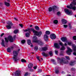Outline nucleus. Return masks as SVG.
Returning a JSON list of instances; mask_svg holds the SVG:
<instances>
[{
  "instance_id": "obj_1",
  "label": "nucleus",
  "mask_w": 76,
  "mask_h": 76,
  "mask_svg": "<svg viewBox=\"0 0 76 76\" xmlns=\"http://www.w3.org/2000/svg\"><path fill=\"white\" fill-rule=\"evenodd\" d=\"M28 30L29 32H30L31 31V32H33V33L34 34V35L38 36V37H39L42 34V32L41 31L38 32L36 30H35L33 28H28Z\"/></svg>"
},
{
  "instance_id": "obj_2",
  "label": "nucleus",
  "mask_w": 76,
  "mask_h": 76,
  "mask_svg": "<svg viewBox=\"0 0 76 76\" xmlns=\"http://www.w3.org/2000/svg\"><path fill=\"white\" fill-rule=\"evenodd\" d=\"M76 5V2L75 1H74L72 3V4H70V5H68L66 6L67 8L73 9L74 10H76V7L75 5Z\"/></svg>"
},
{
  "instance_id": "obj_3",
  "label": "nucleus",
  "mask_w": 76,
  "mask_h": 76,
  "mask_svg": "<svg viewBox=\"0 0 76 76\" xmlns=\"http://www.w3.org/2000/svg\"><path fill=\"white\" fill-rule=\"evenodd\" d=\"M60 63L62 64H69V61L64 58H62Z\"/></svg>"
},
{
  "instance_id": "obj_4",
  "label": "nucleus",
  "mask_w": 76,
  "mask_h": 76,
  "mask_svg": "<svg viewBox=\"0 0 76 76\" xmlns=\"http://www.w3.org/2000/svg\"><path fill=\"white\" fill-rule=\"evenodd\" d=\"M8 25H7V28L8 29H10L12 28V26H13V23L10 21H8L7 22Z\"/></svg>"
},
{
  "instance_id": "obj_5",
  "label": "nucleus",
  "mask_w": 76,
  "mask_h": 76,
  "mask_svg": "<svg viewBox=\"0 0 76 76\" xmlns=\"http://www.w3.org/2000/svg\"><path fill=\"white\" fill-rule=\"evenodd\" d=\"M13 54L14 55V57H13V60H14L15 61H16L18 59H17V57H18V52L17 51H13Z\"/></svg>"
},
{
  "instance_id": "obj_6",
  "label": "nucleus",
  "mask_w": 76,
  "mask_h": 76,
  "mask_svg": "<svg viewBox=\"0 0 76 76\" xmlns=\"http://www.w3.org/2000/svg\"><path fill=\"white\" fill-rule=\"evenodd\" d=\"M64 11H65V12L66 13V14L68 15L71 16L73 15V12H72V11L71 10H69L67 9H65Z\"/></svg>"
},
{
  "instance_id": "obj_7",
  "label": "nucleus",
  "mask_w": 76,
  "mask_h": 76,
  "mask_svg": "<svg viewBox=\"0 0 76 76\" xmlns=\"http://www.w3.org/2000/svg\"><path fill=\"white\" fill-rule=\"evenodd\" d=\"M5 39L7 42H9L8 40H9L10 41V42H13V38H12V37L11 36H9L7 38H5Z\"/></svg>"
},
{
  "instance_id": "obj_8",
  "label": "nucleus",
  "mask_w": 76,
  "mask_h": 76,
  "mask_svg": "<svg viewBox=\"0 0 76 76\" xmlns=\"http://www.w3.org/2000/svg\"><path fill=\"white\" fill-rule=\"evenodd\" d=\"M68 50L66 51V53L68 55H70L71 54V52H72V49H70L69 47H66Z\"/></svg>"
},
{
  "instance_id": "obj_9",
  "label": "nucleus",
  "mask_w": 76,
  "mask_h": 76,
  "mask_svg": "<svg viewBox=\"0 0 76 76\" xmlns=\"http://www.w3.org/2000/svg\"><path fill=\"white\" fill-rule=\"evenodd\" d=\"M33 41L34 42H36V43H38L39 42V41L38 40L37 37L36 36H34L33 37Z\"/></svg>"
},
{
  "instance_id": "obj_10",
  "label": "nucleus",
  "mask_w": 76,
  "mask_h": 76,
  "mask_svg": "<svg viewBox=\"0 0 76 76\" xmlns=\"http://www.w3.org/2000/svg\"><path fill=\"white\" fill-rule=\"evenodd\" d=\"M68 45H69L71 46L72 47H73V49L75 48H76V46L75 45L73 44V43L72 42H68Z\"/></svg>"
},
{
  "instance_id": "obj_11",
  "label": "nucleus",
  "mask_w": 76,
  "mask_h": 76,
  "mask_svg": "<svg viewBox=\"0 0 76 76\" xmlns=\"http://www.w3.org/2000/svg\"><path fill=\"white\" fill-rule=\"evenodd\" d=\"M59 44L62 46V47L61 48V50H64L65 49H66V48H65V47L63 46V44L61 42H60L59 43Z\"/></svg>"
},
{
  "instance_id": "obj_12",
  "label": "nucleus",
  "mask_w": 76,
  "mask_h": 76,
  "mask_svg": "<svg viewBox=\"0 0 76 76\" xmlns=\"http://www.w3.org/2000/svg\"><path fill=\"white\" fill-rule=\"evenodd\" d=\"M54 46L55 48H57L58 49H59L60 47V45L58 43H55L54 45Z\"/></svg>"
},
{
  "instance_id": "obj_13",
  "label": "nucleus",
  "mask_w": 76,
  "mask_h": 76,
  "mask_svg": "<svg viewBox=\"0 0 76 76\" xmlns=\"http://www.w3.org/2000/svg\"><path fill=\"white\" fill-rule=\"evenodd\" d=\"M50 37L51 39H54L56 38V35L54 34H52L50 36Z\"/></svg>"
},
{
  "instance_id": "obj_14",
  "label": "nucleus",
  "mask_w": 76,
  "mask_h": 76,
  "mask_svg": "<svg viewBox=\"0 0 76 76\" xmlns=\"http://www.w3.org/2000/svg\"><path fill=\"white\" fill-rule=\"evenodd\" d=\"M20 71H17L15 72V75L16 76H19V75H20Z\"/></svg>"
},
{
  "instance_id": "obj_15",
  "label": "nucleus",
  "mask_w": 76,
  "mask_h": 76,
  "mask_svg": "<svg viewBox=\"0 0 76 76\" xmlns=\"http://www.w3.org/2000/svg\"><path fill=\"white\" fill-rule=\"evenodd\" d=\"M44 39L45 41H47L48 39V37L47 34H45L44 35Z\"/></svg>"
},
{
  "instance_id": "obj_16",
  "label": "nucleus",
  "mask_w": 76,
  "mask_h": 76,
  "mask_svg": "<svg viewBox=\"0 0 76 76\" xmlns=\"http://www.w3.org/2000/svg\"><path fill=\"white\" fill-rule=\"evenodd\" d=\"M61 22L62 23H63L64 24H66L67 22V21L66 20L64 19H63L62 20H61Z\"/></svg>"
},
{
  "instance_id": "obj_17",
  "label": "nucleus",
  "mask_w": 76,
  "mask_h": 76,
  "mask_svg": "<svg viewBox=\"0 0 76 76\" xmlns=\"http://www.w3.org/2000/svg\"><path fill=\"white\" fill-rule=\"evenodd\" d=\"M33 67V64H29L28 65V67L29 69H31Z\"/></svg>"
},
{
  "instance_id": "obj_18",
  "label": "nucleus",
  "mask_w": 76,
  "mask_h": 76,
  "mask_svg": "<svg viewBox=\"0 0 76 76\" xmlns=\"http://www.w3.org/2000/svg\"><path fill=\"white\" fill-rule=\"evenodd\" d=\"M61 39L63 42H65L67 40V38L66 37H63L61 38Z\"/></svg>"
},
{
  "instance_id": "obj_19",
  "label": "nucleus",
  "mask_w": 76,
  "mask_h": 76,
  "mask_svg": "<svg viewBox=\"0 0 76 76\" xmlns=\"http://www.w3.org/2000/svg\"><path fill=\"white\" fill-rule=\"evenodd\" d=\"M40 45H43V42L41 40H39V42L38 43Z\"/></svg>"
},
{
  "instance_id": "obj_20",
  "label": "nucleus",
  "mask_w": 76,
  "mask_h": 76,
  "mask_svg": "<svg viewBox=\"0 0 76 76\" xmlns=\"http://www.w3.org/2000/svg\"><path fill=\"white\" fill-rule=\"evenodd\" d=\"M42 49L43 51H46L48 50V47H44V48H42Z\"/></svg>"
},
{
  "instance_id": "obj_21",
  "label": "nucleus",
  "mask_w": 76,
  "mask_h": 76,
  "mask_svg": "<svg viewBox=\"0 0 76 76\" xmlns=\"http://www.w3.org/2000/svg\"><path fill=\"white\" fill-rule=\"evenodd\" d=\"M1 45L3 47H5V45H4V40L3 39H2Z\"/></svg>"
},
{
  "instance_id": "obj_22",
  "label": "nucleus",
  "mask_w": 76,
  "mask_h": 76,
  "mask_svg": "<svg viewBox=\"0 0 76 76\" xmlns=\"http://www.w3.org/2000/svg\"><path fill=\"white\" fill-rule=\"evenodd\" d=\"M27 42L28 45H31V40L29 39H28Z\"/></svg>"
},
{
  "instance_id": "obj_23",
  "label": "nucleus",
  "mask_w": 76,
  "mask_h": 76,
  "mask_svg": "<svg viewBox=\"0 0 76 76\" xmlns=\"http://www.w3.org/2000/svg\"><path fill=\"white\" fill-rule=\"evenodd\" d=\"M4 4L6 6H7L8 7H9V6H10V4L8 2H4Z\"/></svg>"
},
{
  "instance_id": "obj_24",
  "label": "nucleus",
  "mask_w": 76,
  "mask_h": 76,
  "mask_svg": "<svg viewBox=\"0 0 76 76\" xmlns=\"http://www.w3.org/2000/svg\"><path fill=\"white\" fill-rule=\"evenodd\" d=\"M42 56H45V57H47V56H48V54L45 53L44 52H42Z\"/></svg>"
},
{
  "instance_id": "obj_25",
  "label": "nucleus",
  "mask_w": 76,
  "mask_h": 76,
  "mask_svg": "<svg viewBox=\"0 0 76 76\" xmlns=\"http://www.w3.org/2000/svg\"><path fill=\"white\" fill-rule=\"evenodd\" d=\"M76 48H74L73 49V50H74V52L73 53V54H74V55H75V56H76V53L75 52H76Z\"/></svg>"
},
{
  "instance_id": "obj_26",
  "label": "nucleus",
  "mask_w": 76,
  "mask_h": 76,
  "mask_svg": "<svg viewBox=\"0 0 76 76\" xmlns=\"http://www.w3.org/2000/svg\"><path fill=\"white\" fill-rule=\"evenodd\" d=\"M69 64L71 66H73L74 65H75V64L74 62H71Z\"/></svg>"
},
{
  "instance_id": "obj_27",
  "label": "nucleus",
  "mask_w": 76,
  "mask_h": 76,
  "mask_svg": "<svg viewBox=\"0 0 76 76\" xmlns=\"http://www.w3.org/2000/svg\"><path fill=\"white\" fill-rule=\"evenodd\" d=\"M35 29H36V30H37V31H39V28L38 26H36L35 27Z\"/></svg>"
},
{
  "instance_id": "obj_28",
  "label": "nucleus",
  "mask_w": 76,
  "mask_h": 76,
  "mask_svg": "<svg viewBox=\"0 0 76 76\" xmlns=\"http://www.w3.org/2000/svg\"><path fill=\"white\" fill-rule=\"evenodd\" d=\"M65 57L66 58V59H67V60H70V57L69 56H65Z\"/></svg>"
},
{
  "instance_id": "obj_29",
  "label": "nucleus",
  "mask_w": 76,
  "mask_h": 76,
  "mask_svg": "<svg viewBox=\"0 0 76 76\" xmlns=\"http://www.w3.org/2000/svg\"><path fill=\"white\" fill-rule=\"evenodd\" d=\"M7 52L10 53V52H11V49L10 48H8L7 49Z\"/></svg>"
},
{
  "instance_id": "obj_30",
  "label": "nucleus",
  "mask_w": 76,
  "mask_h": 76,
  "mask_svg": "<svg viewBox=\"0 0 76 76\" xmlns=\"http://www.w3.org/2000/svg\"><path fill=\"white\" fill-rule=\"evenodd\" d=\"M26 37H29L30 36L29 34L28 33H26Z\"/></svg>"
},
{
  "instance_id": "obj_31",
  "label": "nucleus",
  "mask_w": 76,
  "mask_h": 76,
  "mask_svg": "<svg viewBox=\"0 0 76 76\" xmlns=\"http://www.w3.org/2000/svg\"><path fill=\"white\" fill-rule=\"evenodd\" d=\"M49 54L50 56H53V53L52 51H50L49 53Z\"/></svg>"
},
{
  "instance_id": "obj_32",
  "label": "nucleus",
  "mask_w": 76,
  "mask_h": 76,
  "mask_svg": "<svg viewBox=\"0 0 76 76\" xmlns=\"http://www.w3.org/2000/svg\"><path fill=\"white\" fill-rule=\"evenodd\" d=\"M45 34L47 35H49L50 34V32L48 31H46Z\"/></svg>"
},
{
  "instance_id": "obj_33",
  "label": "nucleus",
  "mask_w": 76,
  "mask_h": 76,
  "mask_svg": "<svg viewBox=\"0 0 76 76\" xmlns=\"http://www.w3.org/2000/svg\"><path fill=\"white\" fill-rule=\"evenodd\" d=\"M49 12H51L53 10V8L51 7H50L48 9Z\"/></svg>"
},
{
  "instance_id": "obj_34",
  "label": "nucleus",
  "mask_w": 76,
  "mask_h": 76,
  "mask_svg": "<svg viewBox=\"0 0 76 76\" xmlns=\"http://www.w3.org/2000/svg\"><path fill=\"white\" fill-rule=\"evenodd\" d=\"M53 23L55 24H57L58 23V20H55L53 21Z\"/></svg>"
},
{
  "instance_id": "obj_35",
  "label": "nucleus",
  "mask_w": 76,
  "mask_h": 76,
  "mask_svg": "<svg viewBox=\"0 0 76 76\" xmlns=\"http://www.w3.org/2000/svg\"><path fill=\"white\" fill-rule=\"evenodd\" d=\"M14 34H17V33H18V30H15L14 31Z\"/></svg>"
},
{
  "instance_id": "obj_36",
  "label": "nucleus",
  "mask_w": 76,
  "mask_h": 76,
  "mask_svg": "<svg viewBox=\"0 0 76 76\" xmlns=\"http://www.w3.org/2000/svg\"><path fill=\"white\" fill-rule=\"evenodd\" d=\"M21 61L22 62H23V63H26V61L25 60L23 59H21Z\"/></svg>"
},
{
  "instance_id": "obj_37",
  "label": "nucleus",
  "mask_w": 76,
  "mask_h": 76,
  "mask_svg": "<svg viewBox=\"0 0 76 76\" xmlns=\"http://www.w3.org/2000/svg\"><path fill=\"white\" fill-rule=\"evenodd\" d=\"M25 40L23 39L21 41V42L22 44H25Z\"/></svg>"
},
{
  "instance_id": "obj_38",
  "label": "nucleus",
  "mask_w": 76,
  "mask_h": 76,
  "mask_svg": "<svg viewBox=\"0 0 76 76\" xmlns=\"http://www.w3.org/2000/svg\"><path fill=\"white\" fill-rule=\"evenodd\" d=\"M55 53L57 55V54H58V50H56L55 51Z\"/></svg>"
},
{
  "instance_id": "obj_39",
  "label": "nucleus",
  "mask_w": 76,
  "mask_h": 76,
  "mask_svg": "<svg viewBox=\"0 0 76 76\" xmlns=\"http://www.w3.org/2000/svg\"><path fill=\"white\" fill-rule=\"evenodd\" d=\"M55 73L57 74L58 73H59V71L58 70H55Z\"/></svg>"
},
{
  "instance_id": "obj_40",
  "label": "nucleus",
  "mask_w": 76,
  "mask_h": 76,
  "mask_svg": "<svg viewBox=\"0 0 76 76\" xmlns=\"http://www.w3.org/2000/svg\"><path fill=\"white\" fill-rule=\"evenodd\" d=\"M69 29H72V26H71V24H70V23H69Z\"/></svg>"
},
{
  "instance_id": "obj_41",
  "label": "nucleus",
  "mask_w": 76,
  "mask_h": 76,
  "mask_svg": "<svg viewBox=\"0 0 76 76\" xmlns=\"http://www.w3.org/2000/svg\"><path fill=\"white\" fill-rule=\"evenodd\" d=\"M34 50L35 51H37V50H38V47L36 46L34 47Z\"/></svg>"
},
{
  "instance_id": "obj_42",
  "label": "nucleus",
  "mask_w": 76,
  "mask_h": 76,
  "mask_svg": "<svg viewBox=\"0 0 76 76\" xmlns=\"http://www.w3.org/2000/svg\"><path fill=\"white\" fill-rule=\"evenodd\" d=\"M37 58L38 60H39V61H41V60H39V57L37 56Z\"/></svg>"
},
{
  "instance_id": "obj_43",
  "label": "nucleus",
  "mask_w": 76,
  "mask_h": 76,
  "mask_svg": "<svg viewBox=\"0 0 76 76\" xmlns=\"http://www.w3.org/2000/svg\"><path fill=\"white\" fill-rule=\"evenodd\" d=\"M71 70L72 71H75L76 70V69L74 68H71Z\"/></svg>"
},
{
  "instance_id": "obj_44",
  "label": "nucleus",
  "mask_w": 76,
  "mask_h": 76,
  "mask_svg": "<svg viewBox=\"0 0 76 76\" xmlns=\"http://www.w3.org/2000/svg\"><path fill=\"white\" fill-rule=\"evenodd\" d=\"M73 39L76 40V36H74L73 37Z\"/></svg>"
},
{
  "instance_id": "obj_45",
  "label": "nucleus",
  "mask_w": 76,
  "mask_h": 76,
  "mask_svg": "<svg viewBox=\"0 0 76 76\" xmlns=\"http://www.w3.org/2000/svg\"><path fill=\"white\" fill-rule=\"evenodd\" d=\"M64 28H67V26H68L67 25H64Z\"/></svg>"
},
{
  "instance_id": "obj_46",
  "label": "nucleus",
  "mask_w": 76,
  "mask_h": 76,
  "mask_svg": "<svg viewBox=\"0 0 76 76\" xmlns=\"http://www.w3.org/2000/svg\"><path fill=\"white\" fill-rule=\"evenodd\" d=\"M28 73L26 72V73H25L24 75V76H28Z\"/></svg>"
},
{
  "instance_id": "obj_47",
  "label": "nucleus",
  "mask_w": 76,
  "mask_h": 76,
  "mask_svg": "<svg viewBox=\"0 0 76 76\" xmlns=\"http://www.w3.org/2000/svg\"><path fill=\"white\" fill-rule=\"evenodd\" d=\"M42 72V70L40 69L38 70V72Z\"/></svg>"
},
{
  "instance_id": "obj_48",
  "label": "nucleus",
  "mask_w": 76,
  "mask_h": 76,
  "mask_svg": "<svg viewBox=\"0 0 76 76\" xmlns=\"http://www.w3.org/2000/svg\"><path fill=\"white\" fill-rule=\"evenodd\" d=\"M61 59L60 58H58V61H59V60L60 61V62H61Z\"/></svg>"
},
{
  "instance_id": "obj_49",
  "label": "nucleus",
  "mask_w": 76,
  "mask_h": 76,
  "mask_svg": "<svg viewBox=\"0 0 76 76\" xmlns=\"http://www.w3.org/2000/svg\"><path fill=\"white\" fill-rule=\"evenodd\" d=\"M33 68L34 69H37V66H34Z\"/></svg>"
},
{
  "instance_id": "obj_50",
  "label": "nucleus",
  "mask_w": 76,
  "mask_h": 76,
  "mask_svg": "<svg viewBox=\"0 0 76 76\" xmlns=\"http://www.w3.org/2000/svg\"><path fill=\"white\" fill-rule=\"evenodd\" d=\"M23 31L24 32H28V29H26V30H23Z\"/></svg>"
},
{
  "instance_id": "obj_51",
  "label": "nucleus",
  "mask_w": 76,
  "mask_h": 76,
  "mask_svg": "<svg viewBox=\"0 0 76 76\" xmlns=\"http://www.w3.org/2000/svg\"><path fill=\"white\" fill-rule=\"evenodd\" d=\"M57 14L58 15H59L60 14V12H58L57 13Z\"/></svg>"
},
{
  "instance_id": "obj_52",
  "label": "nucleus",
  "mask_w": 76,
  "mask_h": 76,
  "mask_svg": "<svg viewBox=\"0 0 76 76\" xmlns=\"http://www.w3.org/2000/svg\"><path fill=\"white\" fill-rule=\"evenodd\" d=\"M51 61H53V62H54L55 61V60L54 59H51Z\"/></svg>"
},
{
  "instance_id": "obj_53",
  "label": "nucleus",
  "mask_w": 76,
  "mask_h": 76,
  "mask_svg": "<svg viewBox=\"0 0 76 76\" xmlns=\"http://www.w3.org/2000/svg\"><path fill=\"white\" fill-rule=\"evenodd\" d=\"M19 25H20V26H21V28L23 27H22V24H20Z\"/></svg>"
},
{
  "instance_id": "obj_54",
  "label": "nucleus",
  "mask_w": 76,
  "mask_h": 76,
  "mask_svg": "<svg viewBox=\"0 0 76 76\" xmlns=\"http://www.w3.org/2000/svg\"><path fill=\"white\" fill-rule=\"evenodd\" d=\"M14 19H15V20H17V21H18V19L16 18H14Z\"/></svg>"
},
{
  "instance_id": "obj_55",
  "label": "nucleus",
  "mask_w": 76,
  "mask_h": 76,
  "mask_svg": "<svg viewBox=\"0 0 76 76\" xmlns=\"http://www.w3.org/2000/svg\"><path fill=\"white\" fill-rule=\"evenodd\" d=\"M4 34V33H2L1 35V37H2Z\"/></svg>"
},
{
  "instance_id": "obj_56",
  "label": "nucleus",
  "mask_w": 76,
  "mask_h": 76,
  "mask_svg": "<svg viewBox=\"0 0 76 76\" xmlns=\"http://www.w3.org/2000/svg\"><path fill=\"white\" fill-rule=\"evenodd\" d=\"M30 71L31 72H33V71L32 70V69H31L30 70Z\"/></svg>"
},
{
  "instance_id": "obj_57",
  "label": "nucleus",
  "mask_w": 76,
  "mask_h": 76,
  "mask_svg": "<svg viewBox=\"0 0 76 76\" xmlns=\"http://www.w3.org/2000/svg\"><path fill=\"white\" fill-rule=\"evenodd\" d=\"M56 7V6H54L53 7V9H54V8H55Z\"/></svg>"
},
{
  "instance_id": "obj_58",
  "label": "nucleus",
  "mask_w": 76,
  "mask_h": 76,
  "mask_svg": "<svg viewBox=\"0 0 76 76\" xmlns=\"http://www.w3.org/2000/svg\"><path fill=\"white\" fill-rule=\"evenodd\" d=\"M11 49H12H12H13V47H12L11 48H10Z\"/></svg>"
},
{
  "instance_id": "obj_59",
  "label": "nucleus",
  "mask_w": 76,
  "mask_h": 76,
  "mask_svg": "<svg viewBox=\"0 0 76 76\" xmlns=\"http://www.w3.org/2000/svg\"><path fill=\"white\" fill-rule=\"evenodd\" d=\"M65 46H67V44L66 43H65Z\"/></svg>"
},
{
  "instance_id": "obj_60",
  "label": "nucleus",
  "mask_w": 76,
  "mask_h": 76,
  "mask_svg": "<svg viewBox=\"0 0 76 76\" xmlns=\"http://www.w3.org/2000/svg\"><path fill=\"white\" fill-rule=\"evenodd\" d=\"M30 27H32V25H30Z\"/></svg>"
},
{
  "instance_id": "obj_61",
  "label": "nucleus",
  "mask_w": 76,
  "mask_h": 76,
  "mask_svg": "<svg viewBox=\"0 0 76 76\" xmlns=\"http://www.w3.org/2000/svg\"><path fill=\"white\" fill-rule=\"evenodd\" d=\"M31 47H33V45H32V44H31Z\"/></svg>"
},
{
  "instance_id": "obj_62",
  "label": "nucleus",
  "mask_w": 76,
  "mask_h": 76,
  "mask_svg": "<svg viewBox=\"0 0 76 76\" xmlns=\"http://www.w3.org/2000/svg\"><path fill=\"white\" fill-rule=\"evenodd\" d=\"M8 2H10V0H7Z\"/></svg>"
},
{
  "instance_id": "obj_63",
  "label": "nucleus",
  "mask_w": 76,
  "mask_h": 76,
  "mask_svg": "<svg viewBox=\"0 0 76 76\" xmlns=\"http://www.w3.org/2000/svg\"><path fill=\"white\" fill-rule=\"evenodd\" d=\"M67 76H71L70 75H67Z\"/></svg>"
},
{
  "instance_id": "obj_64",
  "label": "nucleus",
  "mask_w": 76,
  "mask_h": 76,
  "mask_svg": "<svg viewBox=\"0 0 76 76\" xmlns=\"http://www.w3.org/2000/svg\"><path fill=\"white\" fill-rule=\"evenodd\" d=\"M20 51V49H18V51Z\"/></svg>"
}]
</instances>
